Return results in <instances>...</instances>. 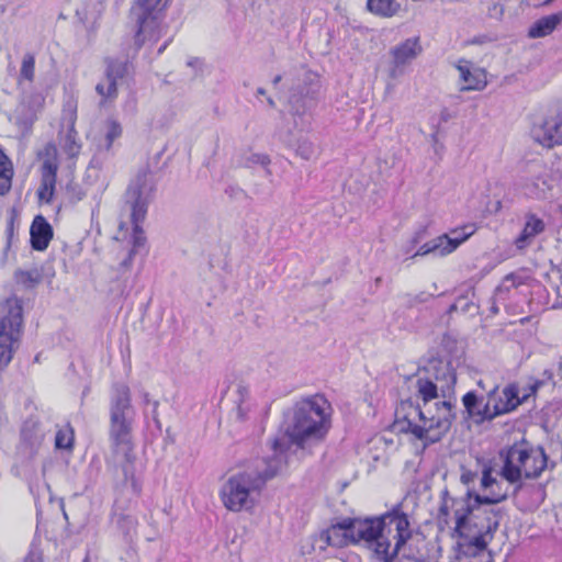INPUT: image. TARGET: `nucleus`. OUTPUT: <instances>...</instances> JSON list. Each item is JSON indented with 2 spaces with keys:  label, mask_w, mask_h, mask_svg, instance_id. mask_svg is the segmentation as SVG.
<instances>
[{
  "label": "nucleus",
  "mask_w": 562,
  "mask_h": 562,
  "mask_svg": "<svg viewBox=\"0 0 562 562\" xmlns=\"http://www.w3.org/2000/svg\"><path fill=\"white\" fill-rule=\"evenodd\" d=\"M499 386L494 384L487 390V397L479 395L475 391H470L462 396V404L470 418L476 424L493 420V414L490 411V404L495 400Z\"/></svg>",
  "instance_id": "obj_14"
},
{
  "label": "nucleus",
  "mask_w": 562,
  "mask_h": 562,
  "mask_svg": "<svg viewBox=\"0 0 562 562\" xmlns=\"http://www.w3.org/2000/svg\"><path fill=\"white\" fill-rule=\"evenodd\" d=\"M506 499V494L480 495L468 490L463 497L450 499V507L456 519L454 532L460 538H468L472 532H484L493 538L499 527V509L485 508V505L498 504Z\"/></svg>",
  "instance_id": "obj_6"
},
{
  "label": "nucleus",
  "mask_w": 562,
  "mask_h": 562,
  "mask_svg": "<svg viewBox=\"0 0 562 562\" xmlns=\"http://www.w3.org/2000/svg\"><path fill=\"white\" fill-rule=\"evenodd\" d=\"M23 327L22 301L16 296L5 300L0 306V370L12 360Z\"/></svg>",
  "instance_id": "obj_10"
},
{
  "label": "nucleus",
  "mask_w": 562,
  "mask_h": 562,
  "mask_svg": "<svg viewBox=\"0 0 562 562\" xmlns=\"http://www.w3.org/2000/svg\"><path fill=\"white\" fill-rule=\"evenodd\" d=\"M132 397L127 384L116 382L110 396V440L114 461L121 467L125 482H130L135 495L142 492V483L134 471V443L132 441Z\"/></svg>",
  "instance_id": "obj_4"
},
{
  "label": "nucleus",
  "mask_w": 562,
  "mask_h": 562,
  "mask_svg": "<svg viewBox=\"0 0 562 562\" xmlns=\"http://www.w3.org/2000/svg\"><path fill=\"white\" fill-rule=\"evenodd\" d=\"M169 0H137L131 9L135 22L134 44L138 50L144 44L158 42L166 33L164 11Z\"/></svg>",
  "instance_id": "obj_9"
},
{
  "label": "nucleus",
  "mask_w": 562,
  "mask_h": 562,
  "mask_svg": "<svg viewBox=\"0 0 562 562\" xmlns=\"http://www.w3.org/2000/svg\"><path fill=\"white\" fill-rule=\"evenodd\" d=\"M351 542L364 541L378 562H394L413 532L408 516L400 506L381 516L351 518Z\"/></svg>",
  "instance_id": "obj_2"
},
{
  "label": "nucleus",
  "mask_w": 562,
  "mask_h": 562,
  "mask_svg": "<svg viewBox=\"0 0 562 562\" xmlns=\"http://www.w3.org/2000/svg\"><path fill=\"white\" fill-rule=\"evenodd\" d=\"M156 191L154 172L148 166L139 169L136 177L128 184L124 194V209L130 212L133 225L132 251L137 252L146 244V237L142 228L148 205Z\"/></svg>",
  "instance_id": "obj_8"
},
{
  "label": "nucleus",
  "mask_w": 562,
  "mask_h": 562,
  "mask_svg": "<svg viewBox=\"0 0 562 562\" xmlns=\"http://www.w3.org/2000/svg\"><path fill=\"white\" fill-rule=\"evenodd\" d=\"M458 69L461 80L464 82L460 89L461 91L482 90L486 86V81L482 80L480 75L472 74L468 67L459 66Z\"/></svg>",
  "instance_id": "obj_28"
},
{
  "label": "nucleus",
  "mask_w": 562,
  "mask_h": 562,
  "mask_svg": "<svg viewBox=\"0 0 562 562\" xmlns=\"http://www.w3.org/2000/svg\"><path fill=\"white\" fill-rule=\"evenodd\" d=\"M526 400L527 396L519 397L517 385L509 384L505 386L502 394L497 392L495 400L490 404V411L491 414H493V419L515 411Z\"/></svg>",
  "instance_id": "obj_20"
},
{
  "label": "nucleus",
  "mask_w": 562,
  "mask_h": 562,
  "mask_svg": "<svg viewBox=\"0 0 562 562\" xmlns=\"http://www.w3.org/2000/svg\"><path fill=\"white\" fill-rule=\"evenodd\" d=\"M477 386L481 387L483 391H485L487 393L488 389L486 387V385H485L483 380H479L477 381Z\"/></svg>",
  "instance_id": "obj_55"
},
{
  "label": "nucleus",
  "mask_w": 562,
  "mask_h": 562,
  "mask_svg": "<svg viewBox=\"0 0 562 562\" xmlns=\"http://www.w3.org/2000/svg\"><path fill=\"white\" fill-rule=\"evenodd\" d=\"M562 22V11L537 20L528 30V37L540 38L550 35Z\"/></svg>",
  "instance_id": "obj_25"
},
{
  "label": "nucleus",
  "mask_w": 562,
  "mask_h": 562,
  "mask_svg": "<svg viewBox=\"0 0 562 562\" xmlns=\"http://www.w3.org/2000/svg\"><path fill=\"white\" fill-rule=\"evenodd\" d=\"M36 120V114L33 110L25 105H21L16 111L15 123L23 132H30L33 123Z\"/></svg>",
  "instance_id": "obj_31"
},
{
  "label": "nucleus",
  "mask_w": 562,
  "mask_h": 562,
  "mask_svg": "<svg viewBox=\"0 0 562 562\" xmlns=\"http://www.w3.org/2000/svg\"><path fill=\"white\" fill-rule=\"evenodd\" d=\"M82 562H89V561H88V558H86Z\"/></svg>",
  "instance_id": "obj_63"
},
{
  "label": "nucleus",
  "mask_w": 562,
  "mask_h": 562,
  "mask_svg": "<svg viewBox=\"0 0 562 562\" xmlns=\"http://www.w3.org/2000/svg\"><path fill=\"white\" fill-rule=\"evenodd\" d=\"M12 178L13 175L0 177V195H5L9 193L12 187Z\"/></svg>",
  "instance_id": "obj_43"
},
{
  "label": "nucleus",
  "mask_w": 562,
  "mask_h": 562,
  "mask_svg": "<svg viewBox=\"0 0 562 562\" xmlns=\"http://www.w3.org/2000/svg\"><path fill=\"white\" fill-rule=\"evenodd\" d=\"M330 404L321 394H315L296 402L285 414V430L280 438L272 441L273 456L284 452L289 445L297 448L321 442L330 428Z\"/></svg>",
  "instance_id": "obj_3"
},
{
  "label": "nucleus",
  "mask_w": 562,
  "mask_h": 562,
  "mask_svg": "<svg viewBox=\"0 0 562 562\" xmlns=\"http://www.w3.org/2000/svg\"><path fill=\"white\" fill-rule=\"evenodd\" d=\"M32 248L37 251L45 250L53 238V228L42 215H36L30 228Z\"/></svg>",
  "instance_id": "obj_23"
},
{
  "label": "nucleus",
  "mask_w": 562,
  "mask_h": 562,
  "mask_svg": "<svg viewBox=\"0 0 562 562\" xmlns=\"http://www.w3.org/2000/svg\"><path fill=\"white\" fill-rule=\"evenodd\" d=\"M58 165L55 159L47 158L41 167V186L37 195L41 201L50 203L55 193Z\"/></svg>",
  "instance_id": "obj_21"
},
{
  "label": "nucleus",
  "mask_w": 562,
  "mask_h": 562,
  "mask_svg": "<svg viewBox=\"0 0 562 562\" xmlns=\"http://www.w3.org/2000/svg\"><path fill=\"white\" fill-rule=\"evenodd\" d=\"M257 94L265 95L266 94V90L263 88H258L257 89Z\"/></svg>",
  "instance_id": "obj_58"
},
{
  "label": "nucleus",
  "mask_w": 562,
  "mask_h": 562,
  "mask_svg": "<svg viewBox=\"0 0 562 562\" xmlns=\"http://www.w3.org/2000/svg\"><path fill=\"white\" fill-rule=\"evenodd\" d=\"M439 513H440V515H442V516H448V514H449V505H448V503H447L446 501H445V502H443V504L440 506V508H439Z\"/></svg>",
  "instance_id": "obj_51"
},
{
  "label": "nucleus",
  "mask_w": 562,
  "mask_h": 562,
  "mask_svg": "<svg viewBox=\"0 0 562 562\" xmlns=\"http://www.w3.org/2000/svg\"><path fill=\"white\" fill-rule=\"evenodd\" d=\"M285 464L281 454L257 458L244 469L231 474L223 483L220 496L231 512L251 509L268 480L274 477Z\"/></svg>",
  "instance_id": "obj_5"
},
{
  "label": "nucleus",
  "mask_w": 562,
  "mask_h": 562,
  "mask_svg": "<svg viewBox=\"0 0 562 562\" xmlns=\"http://www.w3.org/2000/svg\"><path fill=\"white\" fill-rule=\"evenodd\" d=\"M24 562H33V561H32V560H30V559H26Z\"/></svg>",
  "instance_id": "obj_62"
},
{
  "label": "nucleus",
  "mask_w": 562,
  "mask_h": 562,
  "mask_svg": "<svg viewBox=\"0 0 562 562\" xmlns=\"http://www.w3.org/2000/svg\"><path fill=\"white\" fill-rule=\"evenodd\" d=\"M225 193L231 198V199H235V200H238V199H241V198H246L247 196V193L238 186L236 184H231L228 186L226 189H225Z\"/></svg>",
  "instance_id": "obj_41"
},
{
  "label": "nucleus",
  "mask_w": 562,
  "mask_h": 562,
  "mask_svg": "<svg viewBox=\"0 0 562 562\" xmlns=\"http://www.w3.org/2000/svg\"><path fill=\"white\" fill-rule=\"evenodd\" d=\"M475 479V474L471 471L463 472L461 475V482L465 485L472 483Z\"/></svg>",
  "instance_id": "obj_44"
},
{
  "label": "nucleus",
  "mask_w": 562,
  "mask_h": 562,
  "mask_svg": "<svg viewBox=\"0 0 562 562\" xmlns=\"http://www.w3.org/2000/svg\"><path fill=\"white\" fill-rule=\"evenodd\" d=\"M171 42V38L167 40L159 48H158V52L157 54L160 55L162 54V52L167 48V46L169 45V43Z\"/></svg>",
  "instance_id": "obj_53"
},
{
  "label": "nucleus",
  "mask_w": 562,
  "mask_h": 562,
  "mask_svg": "<svg viewBox=\"0 0 562 562\" xmlns=\"http://www.w3.org/2000/svg\"><path fill=\"white\" fill-rule=\"evenodd\" d=\"M134 256H135V252H133V251L131 250V251L128 252L127 258H126V259H124V260L122 261V266H124V267H128V266H131V263H132V261H133V257H134Z\"/></svg>",
  "instance_id": "obj_50"
},
{
  "label": "nucleus",
  "mask_w": 562,
  "mask_h": 562,
  "mask_svg": "<svg viewBox=\"0 0 562 562\" xmlns=\"http://www.w3.org/2000/svg\"><path fill=\"white\" fill-rule=\"evenodd\" d=\"M77 120V104L74 101L65 103L63 109L61 124L66 126L67 132L61 138V147L65 153L70 157H76L81 148L78 140V133L75 130V123Z\"/></svg>",
  "instance_id": "obj_18"
},
{
  "label": "nucleus",
  "mask_w": 562,
  "mask_h": 562,
  "mask_svg": "<svg viewBox=\"0 0 562 562\" xmlns=\"http://www.w3.org/2000/svg\"><path fill=\"white\" fill-rule=\"evenodd\" d=\"M473 296L474 290L472 288H468L464 294L458 296V299H463L462 303H460V312L473 313L477 310V306L472 301Z\"/></svg>",
  "instance_id": "obj_35"
},
{
  "label": "nucleus",
  "mask_w": 562,
  "mask_h": 562,
  "mask_svg": "<svg viewBox=\"0 0 562 562\" xmlns=\"http://www.w3.org/2000/svg\"><path fill=\"white\" fill-rule=\"evenodd\" d=\"M74 436L64 430H58L55 437V446L58 449H69L72 447Z\"/></svg>",
  "instance_id": "obj_38"
},
{
  "label": "nucleus",
  "mask_w": 562,
  "mask_h": 562,
  "mask_svg": "<svg viewBox=\"0 0 562 562\" xmlns=\"http://www.w3.org/2000/svg\"><path fill=\"white\" fill-rule=\"evenodd\" d=\"M424 376H431L438 385H440V392L445 397L447 393H450L457 382V374L454 369L451 367L449 361H446L438 357L428 358L426 364L423 367Z\"/></svg>",
  "instance_id": "obj_15"
},
{
  "label": "nucleus",
  "mask_w": 562,
  "mask_h": 562,
  "mask_svg": "<svg viewBox=\"0 0 562 562\" xmlns=\"http://www.w3.org/2000/svg\"><path fill=\"white\" fill-rule=\"evenodd\" d=\"M13 165L10 158L0 149V177L13 175Z\"/></svg>",
  "instance_id": "obj_39"
},
{
  "label": "nucleus",
  "mask_w": 562,
  "mask_h": 562,
  "mask_svg": "<svg viewBox=\"0 0 562 562\" xmlns=\"http://www.w3.org/2000/svg\"><path fill=\"white\" fill-rule=\"evenodd\" d=\"M493 494H506L507 495V492H497V490H494V491H491L488 495H493Z\"/></svg>",
  "instance_id": "obj_59"
},
{
  "label": "nucleus",
  "mask_w": 562,
  "mask_h": 562,
  "mask_svg": "<svg viewBox=\"0 0 562 562\" xmlns=\"http://www.w3.org/2000/svg\"><path fill=\"white\" fill-rule=\"evenodd\" d=\"M35 78V56L33 53H25L22 57L19 81L33 82Z\"/></svg>",
  "instance_id": "obj_30"
},
{
  "label": "nucleus",
  "mask_w": 562,
  "mask_h": 562,
  "mask_svg": "<svg viewBox=\"0 0 562 562\" xmlns=\"http://www.w3.org/2000/svg\"><path fill=\"white\" fill-rule=\"evenodd\" d=\"M503 461L501 475L510 484H516V494L522 487V479H537L547 468L548 457L542 447H533L525 439L514 442L499 451Z\"/></svg>",
  "instance_id": "obj_7"
},
{
  "label": "nucleus",
  "mask_w": 562,
  "mask_h": 562,
  "mask_svg": "<svg viewBox=\"0 0 562 562\" xmlns=\"http://www.w3.org/2000/svg\"><path fill=\"white\" fill-rule=\"evenodd\" d=\"M416 387L423 405L415 404L412 400L402 401L395 411V426L398 431L412 434L422 440L426 448L440 441L450 430L456 414L450 401L436 402L432 412L430 402L438 397L440 385L431 376H418Z\"/></svg>",
  "instance_id": "obj_1"
},
{
  "label": "nucleus",
  "mask_w": 562,
  "mask_h": 562,
  "mask_svg": "<svg viewBox=\"0 0 562 562\" xmlns=\"http://www.w3.org/2000/svg\"><path fill=\"white\" fill-rule=\"evenodd\" d=\"M104 79L97 83L95 91L101 97L100 105L117 98V80L123 79L128 72V61L120 59H106Z\"/></svg>",
  "instance_id": "obj_13"
},
{
  "label": "nucleus",
  "mask_w": 562,
  "mask_h": 562,
  "mask_svg": "<svg viewBox=\"0 0 562 562\" xmlns=\"http://www.w3.org/2000/svg\"><path fill=\"white\" fill-rule=\"evenodd\" d=\"M187 65L189 67H201L202 66V60L200 58H191L188 60Z\"/></svg>",
  "instance_id": "obj_48"
},
{
  "label": "nucleus",
  "mask_w": 562,
  "mask_h": 562,
  "mask_svg": "<svg viewBox=\"0 0 562 562\" xmlns=\"http://www.w3.org/2000/svg\"><path fill=\"white\" fill-rule=\"evenodd\" d=\"M123 128L119 121L114 119H108L105 121L104 143L101 146L105 150H110L115 139L122 136Z\"/></svg>",
  "instance_id": "obj_29"
},
{
  "label": "nucleus",
  "mask_w": 562,
  "mask_h": 562,
  "mask_svg": "<svg viewBox=\"0 0 562 562\" xmlns=\"http://www.w3.org/2000/svg\"><path fill=\"white\" fill-rule=\"evenodd\" d=\"M532 136L536 142L549 148L562 145V108L548 116L541 125L535 126Z\"/></svg>",
  "instance_id": "obj_17"
},
{
  "label": "nucleus",
  "mask_w": 562,
  "mask_h": 562,
  "mask_svg": "<svg viewBox=\"0 0 562 562\" xmlns=\"http://www.w3.org/2000/svg\"><path fill=\"white\" fill-rule=\"evenodd\" d=\"M429 296H430L429 294H426V293L423 292V293H420L419 295H417L415 297V301H417V302H426Z\"/></svg>",
  "instance_id": "obj_52"
},
{
  "label": "nucleus",
  "mask_w": 562,
  "mask_h": 562,
  "mask_svg": "<svg viewBox=\"0 0 562 562\" xmlns=\"http://www.w3.org/2000/svg\"><path fill=\"white\" fill-rule=\"evenodd\" d=\"M442 250V239L439 237L424 244L418 248V250L412 256V258L417 256H425L430 252H438L441 256Z\"/></svg>",
  "instance_id": "obj_34"
},
{
  "label": "nucleus",
  "mask_w": 562,
  "mask_h": 562,
  "mask_svg": "<svg viewBox=\"0 0 562 562\" xmlns=\"http://www.w3.org/2000/svg\"><path fill=\"white\" fill-rule=\"evenodd\" d=\"M267 102H268L269 106H271V108H274V106H276V103H274V101H273V99H272V98H268V99H267Z\"/></svg>",
  "instance_id": "obj_57"
},
{
  "label": "nucleus",
  "mask_w": 562,
  "mask_h": 562,
  "mask_svg": "<svg viewBox=\"0 0 562 562\" xmlns=\"http://www.w3.org/2000/svg\"><path fill=\"white\" fill-rule=\"evenodd\" d=\"M319 88L321 83L317 74L305 71L302 85H297L290 91V113L292 115L303 116L315 105Z\"/></svg>",
  "instance_id": "obj_12"
},
{
  "label": "nucleus",
  "mask_w": 562,
  "mask_h": 562,
  "mask_svg": "<svg viewBox=\"0 0 562 562\" xmlns=\"http://www.w3.org/2000/svg\"><path fill=\"white\" fill-rule=\"evenodd\" d=\"M560 372H561V376H562V362H561V366H560Z\"/></svg>",
  "instance_id": "obj_61"
},
{
  "label": "nucleus",
  "mask_w": 562,
  "mask_h": 562,
  "mask_svg": "<svg viewBox=\"0 0 562 562\" xmlns=\"http://www.w3.org/2000/svg\"><path fill=\"white\" fill-rule=\"evenodd\" d=\"M296 154L305 160H308L314 155V145L307 138H300L297 140Z\"/></svg>",
  "instance_id": "obj_36"
},
{
  "label": "nucleus",
  "mask_w": 562,
  "mask_h": 562,
  "mask_svg": "<svg viewBox=\"0 0 562 562\" xmlns=\"http://www.w3.org/2000/svg\"><path fill=\"white\" fill-rule=\"evenodd\" d=\"M151 405V416H153V419L158 423V406H159V402L158 401H151V403L149 404Z\"/></svg>",
  "instance_id": "obj_46"
},
{
  "label": "nucleus",
  "mask_w": 562,
  "mask_h": 562,
  "mask_svg": "<svg viewBox=\"0 0 562 562\" xmlns=\"http://www.w3.org/2000/svg\"><path fill=\"white\" fill-rule=\"evenodd\" d=\"M462 300L463 299H456V302L453 304H451L447 311L448 314H452L454 312H458L460 311V303H462Z\"/></svg>",
  "instance_id": "obj_45"
},
{
  "label": "nucleus",
  "mask_w": 562,
  "mask_h": 562,
  "mask_svg": "<svg viewBox=\"0 0 562 562\" xmlns=\"http://www.w3.org/2000/svg\"><path fill=\"white\" fill-rule=\"evenodd\" d=\"M250 162L252 164H259L263 167H266V173L267 175H271V171L270 169L268 168L269 164H270V158L268 155L266 154H252L249 159H248Z\"/></svg>",
  "instance_id": "obj_40"
},
{
  "label": "nucleus",
  "mask_w": 562,
  "mask_h": 562,
  "mask_svg": "<svg viewBox=\"0 0 562 562\" xmlns=\"http://www.w3.org/2000/svg\"><path fill=\"white\" fill-rule=\"evenodd\" d=\"M542 385H543V381H539V380H537V381H535L532 384H530V386H529L530 395H531V394H536V393H537V391H538ZM526 396L528 397V396H529V394H528V395H526Z\"/></svg>",
  "instance_id": "obj_47"
},
{
  "label": "nucleus",
  "mask_w": 562,
  "mask_h": 562,
  "mask_svg": "<svg viewBox=\"0 0 562 562\" xmlns=\"http://www.w3.org/2000/svg\"><path fill=\"white\" fill-rule=\"evenodd\" d=\"M476 231L475 224H467L439 236L442 239L441 256L451 254Z\"/></svg>",
  "instance_id": "obj_24"
},
{
  "label": "nucleus",
  "mask_w": 562,
  "mask_h": 562,
  "mask_svg": "<svg viewBox=\"0 0 562 562\" xmlns=\"http://www.w3.org/2000/svg\"><path fill=\"white\" fill-rule=\"evenodd\" d=\"M140 397L144 405H149L151 403L149 393L146 391L140 392Z\"/></svg>",
  "instance_id": "obj_49"
},
{
  "label": "nucleus",
  "mask_w": 562,
  "mask_h": 562,
  "mask_svg": "<svg viewBox=\"0 0 562 562\" xmlns=\"http://www.w3.org/2000/svg\"><path fill=\"white\" fill-rule=\"evenodd\" d=\"M506 280L509 281L512 280L513 281V284H516V276L515 274H509L506 277Z\"/></svg>",
  "instance_id": "obj_56"
},
{
  "label": "nucleus",
  "mask_w": 562,
  "mask_h": 562,
  "mask_svg": "<svg viewBox=\"0 0 562 562\" xmlns=\"http://www.w3.org/2000/svg\"><path fill=\"white\" fill-rule=\"evenodd\" d=\"M467 539H470V544L475 547L479 551H483L491 540L490 535H485L484 532H472Z\"/></svg>",
  "instance_id": "obj_37"
},
{
  "label": "nucleus",
  "mask_w": 562,
  "mask_h": 562,
  "mask_svg": "<svg viewBox=\"0 0 562 562\" xmlns=\"http://www.w3.org/2000/svg\"><path fill=\"white\" fill-rule=\"evenodd\" d=\"M115 524L124 539L131 542L136 536L138 521L135 516L125 513H113Z\"/></svg>",
  "instance_id": "obj_26"
},
{
  "label": "nucleus",
  "mask_w": 562,
  "mask_h": 562,
  "mask_svg": "<svg viewBox=\"0 0 562 562\" xmlns=\"http://www.w3.org/2000/svg\"><path fill=\"white\" fill-rule=\"evenodd\" d=\"M419 241V236H416L414 239H413V244H417Z\"/></svg>",
  "instance_id": "obj_60"
},
{
  "label": "nucleus",
  "mask_w": 562,
  "mask_h": 562,
  "mask_svg": "<svg viewBox=\"0 0 562 562\" xmlns=\"http://www.w3.org/2000/svg\"><path fill=\"white\" fill-rule=\"evenodd\" d=\"M367 8L373 14L382 18H392L401 10L400 3L394 0H368Z\"/></svg>",
  "instance_id": "obj_27"
},
{
  "label": "nucleus",
  "mask_w": 562,
  "mask_h": 562,
  "mask_svg": "<svg viewBox=\"0 0 562 562\" xmlns=\"http://www.w3.org/2000/svg\"><path fill=\"white\" fill-rule=\"evenodd\" d=\"M16 281L26 286H34L35 284L41 282V274L37 270L30 271H18L15 273Z\"/></svg>",
  "instance_id": "obj_33"
},
{
  "label": "nucleus",
  "mask_w": 562,
  "mask_h": 562,
  "mask_svg": "<svg viewBox=\"0 0 562 562\" xmlns=\"http://www.w3.org/2000/svg\"><path fill=\"white\" fill-rule=\"evenodd\" d=\"M553 178L550 171L541 162H533L527 175L521 176L515 183V188L526 199L546 200L553 189Z\"/></svg>",
  "instance_id": "obj_11"
},
{
  "label": "nucleus",
  "mask_w": 562,
  "mask_h": 562,
  "mask_svg": "<svg viewBox=\"0 0 562 562\" xmlns=\"http://www.w3.org/2000/svg\"><path fill=\"white\" fill-rule=\"evenodd\" d=\"M239 400L236 407V418L239 422H246L249 419V413L251 411V403L246 400L247 390L243 386L238 387Z\"/></svg>",
  "instance_id": "obj_32"
},
{
  "label": "nucleus",
  "mask_w": 562,
  "mask_h": 562,
  "mask_svg": "<svg viewBox=\"0 0 562 562\" xmlns=\"http://www.w3.org/2000/svg\"><path fill=\"white\" fill-rule=\"evenodd\" d=\"M481 484H482L483 488L492 487L495 484L497 485L496 480L492 476V469L491 468H485L483 470V476H482Z\"/></svg>",
  "instance_id": "obj_42"
},
{
  "label": "nucleus",
  "mask_w": 562,
  "mask_h": 562,
  "mask_svg": "<svg viewBox=\"0 0 562 562\" xmlns=\"http://www.w3.org/2000/svg\"><path fill=\"white\" fill-rule=\"evenodd\" d=\"M282 80V76L281 75H277L273 79H272V85L274 87H277Z\"/></svg>",
  "instance_id": "obj_54"
},
{
  "label": "nucleus",
  "mask_w": 562,
  "mask_h": 562,
  "mask_svg": "<svg viewBox=\"0 0 562 562\" xmlns=\"http://www.w3.org/2000/svg\"><path fill=\"white\" fill-rule=\"evenodd\" d=\"M351 518H346L324 530L321 539L330 547L342 548L351 542Z\"/></svg>",
  "instance_id": "obj_22"
},
{
  "label": "nucleus",
  "mask_w": 562,
  "mask_h": 562,
  "mask_svg": "<svg viewBox=\"0 0 562 562\" xmlns=\"http://www.w3.org/2000/svg\"><path fill=\"white\" fill-rule=\"evenodd\" d=\"M422 53L419 37H411L391 48L392 63L389 76L396 79L404 72V67Z\"/></svg>",
  "instance_id": "obj_16"
},
{
  "label": "nucleus",
  "mask_w": 562,
  "mask_h": 562,
  "mask_svg": "<svg viewBox=\"0 0 562 562\" xmlns=\"http://www.w3.org/2000/svg\"><path fill=\"white\" fill-rule=\"evenodd\" d=\"M547 224L538 214L527 212L524 215V226L519 235L514 239V246L517 250H525L530 247L536 237L544 233Z\"/></svg>",
  "instance_id": "obj_19"
}]
</instances>
